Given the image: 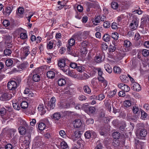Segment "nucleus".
<instances>
[{
    "instance_id": "nucleus-30",
    "label": "nucleus",
    "mask_w": 149,
    "mask_h": 149,
    "mask_svg": "<svg viewBox=\"0 0 149 149\" xmlns=\"http://www.w3.org/2000/svg\"><path fill=\"white\" fill-rule=\"evenodd\" d=\"M61 115L59 113H56L53 114V118L56 120H58L61 118Z\"/></svg>"
},
{
    "instance_id": "nucleus-16",
    "label": "nucleus",
    "mask_w": 149,
    "mask_h": 149,
    "mask_svg": "<svg viewBox=\"0 0 149 149\" xmlns=\"http://www.w3.org/2000/svg\"><path fill=\"white\" fill-rule=\"evenodd\" d=\"M89 77V76L84 73L79 76V79L81 80H86Z\"/></svg>"
},
{
    "instance_id": "nucleus-46",
    "label": "nucleus",
    "mask_w": 149,
    "mask_h": 149,
    "mask_svg": "<svg viewBox=\"0 0 149 149\" xmlns=\"http://www.w3.org/2000/svg\"><path fill=\"white\" fill-rule=\"evenodd\" d=\"M6 113V110L4 108H2L0 109V114L3 116L5 115Z\"/></svg>"
},
{
    "instance_id": "nucleus-45",
    "label": "nucleus",
    "mask_w": 149,
    "mask_h": 149,
    "mask_svg": "<svg viewBox=\"0 0 149 149\" xmlns=\"http://www.w3.org/2000/svg\"><path fill=\"white\" fill-rule=\"evenodd\" d=\"M103 26L105 28H107L110 26V24L109 21H106L104 22Z\"/></svg>"
},
{
    "instance_id": "nucleus-17",
    "label": "nucleus",
    "mask_w": 149,
    "mask_h": 149,
    "mask_svg": "<svg viewBox=\"0 0 149 149\" xmlns=\"http://www.w3.org/2000/svg\"><path fill=\"white\" fill-rule=\"evenodd\" d=\"M24 12V9L23 8L19 7L18 8L17 14L21 17H23V14Z\"/></svg>"
},
{
    "instance_id": "nucleus-15",
    "label": "nucleus",
    "mask_w": 149,
    "mask_h": 149,
    "mask_svg": "<svg viewBox=\"0 0 149 149\" xmlns=\"http://www.w3.org/2000/svg\"><path fill=\"white\" fill-rule=\"evenodd\" d=\"M40 75L38 74H33L32 77L33 81L36 82L39 81L40 80Z\"/></svg>"
},
{
    "instance_id": "nucleus-28",
    "label": "nucleus",
    "mask_w": 149,
    "mask_h": 149,
    "mask_svg": "<svg viewBox=\"0 0 149 149\" xmlns=\"http://www.w3.org/2000/svg\"><path fill=\"white\" fill-rule=\"evenodd\" d=\"M104 68L105 70L109 73H110L112 71V68L110 65L108 64H106L104 65Z\"/></svg>"
},
{
    "instance_id": "nucleus-38",
    "label": "nucleus",
    "mask_w": 149,
    "mask_h": 149,
    "mask_svg": "<svg viewBox=\"0 0 149 149\" xmlns=\"http://www.w3.org/2000/svg\"><path fill=\"white\" fill-rule=\"evenodd\" d=\"M80 52L81 55L86 54L87 53V50L86 48H81Z\"/></svg>"
},
{
    "instance_id": "nucleus-5",
    "label": "nucleus",
    "mask_w": 149,
    "mask_h": 149,
    "mask_svg": "<svg viewBox=\"0 0 149 149\" xmlns=\"http://www.w3.org/2000/svg\"><path fill=\"white\" fill-rule=\"evenodd\" d=\"M56 99L54 97H52L50 100V102H46V104L50 108V109H53L55 107Z\"/></svg>"
},
{
    "instance_id": "nucleus-41",
    "label": "nucleus",
    "mask_w": 149,
    "mask_h": 149,
    "mask_svg": "<svg viewBox=\"0 0 149 149\" xmlns=\"http://www.w3.org/2000/svg\"><path fill=\"white\" fill-rule=\"evenodd\" d=\"M126 127V124L125 122H122L121 123V125H120L119 129L122 131H123L125 129Z\"/></svg>"
},
{
    "instance_id": "nucleus-32",
    "label": "nucleus",
    "mask_w": 149,
    "mask_h": 149,
    "mask_svg": "<svg viewBox=\"0 0 149 149\" xmlns=\"http://www.w3.org/2000/svg\"><path fill=\"white\" fill-rule=\"evenodd\" d=\"M19 131L21 135H23L25 134L26 132V129L22 127H20L19 128Z\"/></svg>"
},
{
    "instance_id": "nucleus-27",
    "label": "nucleus",
    "mask_w": 149,
    "mask_h": 149,
    "mask_svg": "<svg viewBox=\"0 0 149 149\" xmlns=\"http://www.w3.org/2000/svg\"><path fill=\"white\" fill-rule=\"evenodd\" d=\"M92 22L95 25H97V24H95V23H100V19L99 16H97L96 17L94 18Z\"/></svg>"
},
{
    "instance_id": "nucleus-33",
    "label": "nucleus",
    "mask_w": 149,
    "mask_h": 149,
    "mask_svg": "<svg viewBox=\"0 0 149 149\" xmlns=\"http://www.w3.org/2000/svg\"><path fill=\"white\" fill-rule=\"evenodd\" d=\"M21 106L22 109H25L28 107V104L27 102L26 101H23L21 103Z\"/></svg>"
},
{
    "instance_id": "nucleus-13",
    "label": "nucleus",
    "mask_w": 149,
    "mask_h": 149,
    "mask_svg": "<svg viewBox=\"0 0 149 149\" xmlns=\"http://www.w3.org/2000/svg\"><path fill=\"white\" fill-rule=\"evenodd\" d=\"M75 43V40L73 38H71L68 41V43L69 46L67 47V49L68 51L70 50L71 47Z\"/></svg>"
},
{
    "instance_id": "nucleus-62",
    "label": "nucleus",
    "mask_w": 149,
    "mask_h": 149,
    "mask_svg": "<svg viewBox=\"0 0 149 149\" xmlns=\"http://www.w3.org/2000/svg\"><path fill=\"white\" fill-rule=\"evenodd\" d=\"M100 19V21L104 22L106 20V17L104 15L99 16Z\"/></svg>"
},
{
    "instance_id": "nucleus-10",
    "label": "nucleus",
    "mask_w": 149,
    "mask_h": 149,
    "mask_svg": "<svg viewBox=\"0 0 149 149\" xmlns=\"http://www.w3.org/2000/svg\"><path fill=\"white\" fill-rule=\"evenodd\" d=\"M11 98L10 95L7 93H5L0 97V100L3 101H6L10 100Z\"/></svg>"
},
{
    "instance_id": "nucleus-18",
    "label": "nucleus",
    "mask_w": 149,
    "mask_h": 149,
    "mask_svg": "<svg viewBox=\"0 0 149 149\" xmlns=\"http://www.w3.org/2000/svg\"><path fill=\"white\" fill-rule=\"evenodd\" d=\"M58 83L60 86H63L66 83V80L63 79H60L58 80Z\"/></svg>"
},
{
    "instance_id": "nucleus-24",
    "label": "nucleus",
    "mask_w": 149,
    "mask_h": 149,
    "mask_svg": "<svg viewBox=\"0 0 149 149\" xmlns=\"http://www.w3.org/2000/svg\"><path fill=\"white\" fill-rule=\"evenodd\" d=\"M83 90L84 92L88 94H90L91 92V90L88 86L86 85L83 87Z\"/></svg>"
},
{
    "instance_id": "nucleus-48",
    "label": "nucleus",
    "mask_w": 149,
    "mask_h": 149,
    "mask_svg": "<svg viewBox=\"0 0 149 149\" xmlns=\"http://www.w3.org/2000/svg\"><path fill=\"white\" fill-rule=\"evenodd\" d=\"M20 38L22 39H25L27 37V35L26 33H22L20 34Z\"/></svg>"
},
{
    "instance_id": "nucleus-26",
    "label": "nucleus",
    "mask_w": 149,
    "mask_h": 149,
    "mask_svg": "<svg viewBox=\"0 0 149 149\" xmlns=\"http://www.w3.org/2000/svg\"><path fill=\"white\" fill-rule=\"evenodd\" d=\"M132 45L131 42L128 40H125L124 41V46L126 47H130Z\"/></svg>"
},
{
    "instance_id": "nucleus-3",
    "label": "nucleus",
    "mask_w": 149,
    "mask_h": 149,
    "mask_svg": "<svg viewBox=\"0 0 149 149\" xmlns=\"http://www.w3.org/2000/svg\"><path fill=\"white\" fill-rule=\"evenodd\" d=\"M8 87L9 89L11 90L14 94L16 91L17 87V84L14 81H11L8 83Z\"/></svg>"
},
{
    "instance_id": "nucleus-51",
    "label": "nucleus",
    "mask_w": 149,
    "mask_h": 149,
    "mask_svg": "<svg viewBox=\"0 0 149 149\" xmlns=\"http://www.w3.org/2000/svg\"><path fill=\"white\" fill-rule=\"evenodd\" d=\"M77 70L79 72H82L84 71V68L81 66H79L76 68Z\"/></svg>"
},
{
    "instance_id": "nucleus-11",
    "label": "nucleus",
    "mask_w": 149,
    "mask_h": 149,
    "mask_svg": "<svg viewBox=\"0 0 149 149\" xmlns=\"http://www.w3.org/2000/svg\"><path fill=\"white\" fill-rule=\"evenodd\" d=\"M73 124L74 127L76 128L80 127L82 125L81 120L79 119H75L73 122Z\"/></svg>"
},
{
    "instance_id": "nucleus-31",
    "label": "nucleus",
    "mask_w": 149,
    "mask_h": 149,
    "mask_svg": "<svg viewBox=\"0 0 149 149\" xmlns=\"http://www.w3.org/2000/svg\"><path fill=\"white\" fill-rule=\"evenodd\" d=\"M120 136V134L118 132H113L112 134V136L115 139H118Z\"/></svg>"
},
{
    "instance_id": "nucleus-22",
    "label": "nucleus",
    "mask_w": 149,
    "mask_h": 149,
    "mask_svg": "<svg viewBox=\"0 0 149 149\" xmlns=\"http://www.w3.org/2000/svg\"><path fill=\"white\" fill-rule=\"evenodd\" d=\"M45 124L43 123H40L38 124V128L39 130H43L45 128Z\"/></svg>"
},
{
    "instance_id": "nucleus-6",
    "label": "nucleus",
    "mask_w": 149,
    "mask_h": 149,
    "mask_svg": "<svg viewBox=\"0 0 149 149\" xmlns=\"http://www.w3.org/2000/svg\"><path fill=\"white\" fill-rule=\"evenodd\" d=\"M118 86L123 91L126 92L129 91L130 89V88L127 85L123 83L118 84Z\"/></svg>"
},
{
    "instance_id": "nucleus-9",
    "label": "nucleus",
    "mask_w": 149,
    "mask_h": 149,
    "mask_svg": "<svg viewBox=\"0 0 149 149\" xmlns=\"http://www.w3.org/2000/svg\"><path fill=\"white\" fill-rule=\"evenodd\" d=\"M82 134V132L80 131H76L74 134L72 136V139L73 140H76L80 137Z\"/></svg>"
},
{
    "instance_id": "nucleus-64",
    "label": "nucleus",
    "mask_w": 149,
    "mask_h": 149,
    "mask_svg": "<svg viewBox=\"0 0 149 149\" xmlns=\"http://www.w3.org/2000/svg\"><path fill=\"white\" fill-rule=\"evenodd\" d=\"M6 149H12L13 148L12 145L10 143H8L5 146Z\"/></svg>"
},
{
    "instance_id": "nucleus-34",
    "label": "nucleus",
    "mask_w": 149,
    "mask_h": 149,
    "mask_svg": "<svg viewBox=\"0 0 149 149\" xmlns=\"http://www.w3.org/2000/svg\"><path fill=\"white\" fill-rule=\"evenodd\" d=\"M113 71L115 73L117 74H120L121 72L120 68L117 66H115L113 68Z\"/></svg>"
},
{
    "instance_id": "nucleus-29",
    "label": "nucleus",
    "mask_w": 149,
    "mask_h": 149,
    "mask_svg": "<svg viewBox=\"0 0 149 149\" xmlns=\"http://www.w3.org/2000/svg\"><path fill=\"white\" fill-rule=\"evenodd\" d=\"M92 133H93L92 131H88L86 132L84 134L85 138L87 139H90L91 137Z\"/></svg>"
},
{
    "instance_id": "nucleus-4",
    "label": "nucleus",
    "mask_w": 149,
    "mask_h": 149,
    "mask_svg": "<svg viewBox=\"0 0 149 149\" xmlns=\"http://www.w3.org/2000/svg\"><path fill=\"white\" fill-rule=\"evenodd\" d=\"M139 19L136 17H134L130 24V27L132 30H136L138 26Z\"/></svg>"
},
{
    "instance_id": "nucleus-19",
    "label": "nucleus",
    "mask_w": 149,
    "mask_h": 149,
    "mask_svg": "<svg viewBox=\"0 0 149 149\" xmlns=\"http://www.w3.org/2000/svg\"><path fill=\"white\" fill-rule=\"evenodd\" d=\"M47 75L48 78L53 79L55 77V73L52 71H49L47 72Z\"/></svg>"
},
{
    "instance_id": "nucleus-60",
    "label": "nucleus",
    "mask_w": 149,
    "mask_h": 149,
    "mask_svg": "<svg viewBox=\"0 0 149 149\" xmlns=\"http://www.w3.org/2000/svg\"><path fill=\"white\" fill-rule=\"evenodd\" d=\"M120 78L121 80L122 81L124 82L125 81V80L126 78H127V77L125 75H121L120 77Z\"/></svg>"
},
{
    "instance_id": "nucleus-47",
    "label": "nucleus",
    "mask_w": 149,
    "mask_h": 149,
    "mask_svg": "<svg viewBox=\"0 0 149 149\" xmlns=\"http://www.w3.org/2000/svg\"><path fill=\"white\" fill-rule=\"evenodd\" d=\"M102 58L100 56H97L95 57L94 60L97 63H100L101 61Z\"/></svg>"
},
{
    "instance_id": "nucleus-55",
    "label": "nucleus",
    "mask_w": 149,
    "mask_h": 149,
    "mask_svg": "<svg viewBox=\"0 0 149 149\" xmlns=\"http://www.w3.org/2000/svg\"><path fill=\"white\" fill-rule=\"evenodd\" d=\"M10 22L7 20H5L3 22V25L5 26H8L10 24Z\"/></svg>"
},
{
    "instance_id": "nucleus-56",
    "label": "nucleus",
    "mask_w": 149,
    "mask_h": 149,
    "mask_svg": "<svg viewBox=\"0 0 149 149\" xmlns=\"http://www.w3.org/2000/svg\"><path fill=\"white\" fill-rule=\"evenodd\" d=\"M87 43L85 41H83L81 42L80 44L81 48H86Z\"/></svg>"
},
{
    "instance_id": "nucleus-63",
    "label": "nucleus",
    "mask_w": 149,
    "mask_h": 149,
    "mask_svg": "<svg viewBox=\"0 0 149 149\" xmlns=\"http://www.w3.org/2000/svg\"><path fill=\"white\" fill-rule=\"evenodd\" d=\"M97 70L98 71V74L99 76H102V71L100 68H97Z\"/></svg>"
},
{
    "instance_id": "nucleus-43",
    "label": "nucleus",
    "mask_w": 149,
    "mask_h": 149,
    "mask_svg": "<svg viewBox=\"0 0 149 149\" xmlns=\"http://www.w3.org/2000/svg\"><path fill=\"white\" fill-rule=\"evenodd\" d=\"M13 108L16 110H19L20 109V107L19 106V105L18 103H13Z\"/></svg>"
},
{
    "instance_id": "nucleus-40",
    "label": "nucleus",
    "mask_w": 149,
    "mask_h": 149,
    "mask_svg": "<svg viewBox=\"0 0 149 149\" xmlns=\"http://www.w3.org/2000/svg\"><path fill=\"white\" fill-rule=\"evenodd\" d=\"M116 49V47H115V45H110L109 47V52H113Z\"/></svg>"
},
{
    "instance_id": "nucleus-37",
    "label": "nucleus",
    "mask_w": 149,
    "mask_h": 149,
    "mask_svg": "<svg viewBox=\"0 0 149 149\" xmlns=\"http://www.w3.org/2000/svg\"><path fill=\"white\" fill-rule=\"evenodd\" d=\"M11 50L9 49H6L4 51V54L6 56H9L11 54Z\"/></svg>"
},
{
    "instance_id": "nucleus-53",
    "label": "nucleus",
    "mask_w": 149,
    "mask_h": 149,
    "mask_svg": "<svg viewBox=\"0 0 149 149\" xmlns=\"http://www.w3.org/2000/svg\"><path fill=\"white\" fill-rule=\"evenodd\" d=\"M78 99L80 101L85 100L86 99V97L84 95H80L79 96Z\"/></svg>"
},
{
    "instance_id": "nucleus-7",
    "label": "nucleus",
    "mask_w": 149,
    "mask_h": 149,
    "mask_svg": "<svg viewBox=\"0 0 149 149\" xmlns=\"http://www.w3.org/2000/svg\"><path fill=\"white\" fill-rule=\"evenodd\" d=\"M29 47L28 46L24 47L22 48L23 52V56L22 57L24 58L30 54V52L29 49Z\"/></svg>"
},
{
    "instance_id": "nucleus-2",
    "label": "nucleus",
    "mask_w": 149,
    "mask_h": 149,
    "mask_svg": "<svg viewBox=\"0 0 149 149\" xmlns=\"http://www.w3.org/2000/svg\"><path fill=\"white\" fill-rule=\"evenodd\" d=\"M147 134V130L144 129H138L136 132V135L138 138L141 139H143L146 136Z\"/></svg>"
},
{
    "instance_id": "nucleus-42",
    "label": "nucleus",
    "mask_w": 149,
    "mask_h": 149,
    "mask_svg": "<svg viewBox=\"0 0 149 149\" xmlns=\"http://www.w3.org/2000/svg\"><path fill=\"white\" fill-rule=\"evenodd\" d=\"M111 8L114 9H116L118 7V4L117 3L114 2L111 3Z\"/></svg>"
},
{
    "instance_id": "nucleus-39",
    "label": "nucleus",
    "mask_w": 149,
    "mask_h": 149,
    "mask_svg": "<svg viewBox=\"0 0 149 149\" xmlns=\"http://www.w3.org/2000/svg\"><path fill=\"white\" fill-rule=\"evenodd\" d=\"M142 54L144 56L147 57L149 55V50L143 49L142 51Z\"/></svg>"
},
{
    "instance_id": "nucleus-36",
    "label": "nucleus",
    "mask_w": 149,
    "mask_h": 149,
    "mask_svg": "<svg viewBox=\"0 0 149 149\" xmlns=\"http://www.w3.org/2000/svg\"><path fill=\"white\" fill-rule=\"evenodd\" d=\"M60 146L61 148L63 149H66L68 147L67 144L65 141L61 142L60 143Z\"/></svg>"
},
{
    "instance_id": "nucleus-8",
    "label": "nucleus",
    "mask_w": 149,
    "mask_h": 149,
    "mask_svg": "<svg viewBox=\"0 0 149 149\" xmlns=\"http://www.w3.org/2000/svg\"><path fill=\"white\" fill-rule=\"evenodd\" d=\"M131 85L132 86V88L135 91H139L141 90V86L138 83L136 82H133Z\"/></svg>"
},
{
    "instance_id": "nucleus-14",
    "label": "nucleus",
    "mask_w": 149,
    "mask_h": 149,
    "mask_svg": "<svg viewBox=\"0 0 149 149\" xmlns=\"http://www.w3.org/2000/svg\"><path fill=\"white\" fill-rule=\"evenodd\" d=\"M13 7L12 6L8 7L6 8L5 11L3 12V13L5 15H8L11 13Z\"/></svg>"
},
{
    "instance_id": "nucleus-44",
    "label": "nucleus",
    "mask_w": 149,
    "mask_h": 149,
    "mask_svg": "<svg viewBox=\"0 0 149 149\" xmlns=\"http://www.w3.org/2000/svg\"><path fill=\"white\" fill-rule=\"evenodd\" d=\"M139 109L137 107L134 106L132 108V111L134 113H136L139 111Z\"/></svg>"
},
{
    "instance_id": "nucleus-54",
    "label": "nucleus",
    "mask_w": 149,
    "mask_h": 149,
    "mask_svg": "<svg viewBox=\"0 0 149 149\" xmlns=\"http://www.w3.org/2000/svg\"><path fill=\"white\" fill-rule=\"evenodd\" d=\"M54 44V42L53 40H51L49 42L47 45V47L49 49H51L53 48V45Z\"/></svg>"
},
{
    "instance_id": "nucleus-61",
    "label": "nucleus",
    "mask_w": 149,
    "mask_h": 149,
    "mask_svg": "<svg viewBox=\"0 0 149 149\" xmlns=\"http://www.w3.org/2000/svg\"><path fill=\"white\" fill-rule=\"evenodd\" d=\"M81 14H80V13L77 12L76 15L75 16V17L76 18L79 19L81 18Z\"/></svg>"
},
{
    "instance_id": "nucleus-21",
    "label": "nucleus",
    "mask_w": 149,
    "mask_h": 149,
    "mask_svg": "<svg viewBox=\"0 0 149 149\" xmlns=\"http://www.w3.org/2000/svg\"><path fill=\"white\" fill-rule=\"evenodd\" d=\"M68 70V72H65L66 74H67L69 76H70L73 78H75L77 77V75L73 72L71 70H69V69Z\"/></svg>"
},
{
    "instance_id": "nucleus-20",
    "label": "nucleus",
    "mask_w": 149,
    "mask_h": 149,
    "mask_svg": "<svg viewBox=\"0 0 149 149\" xmlns=\"http://www.w3.org/2000/svg\"><path fill=\"white\" fill-rule=\"evenodd\" d=\"M102 38L103 40L105 41L109 42L110 40L111 36L108 34L105 33L103 36Z\"/></svg>"
},
{
    "instance_id": "nucleus-49",
    "label": "nucleus",
    "mask_w": 149,
    "mask_h": 149,
    "mask_svg": "<svg viewBox=\"0 0 149 149\" xmlns=\"http://www.w3.org/2000/svg\"><path fill=\"white\" fill-rule=\"evenodd\" d=\"M141 118L142 119L145 120L147 114L144 111H141Z\"/></svg>"
},
{
    "instance_id": "nucleus-59",
    "label": "nucleus",
    "mask_w": 149,
    "mask_h": 149,
    "mask_svg": "<svg viewBox=\"0 0 149 149\" xmlns=\"http://www.w3.org/2000/svg\"><path fill=\"white\" fill-rule=\"evenodd\" d=\"M111 27L112 29H116L117 28V24L116 22H113L111 25Z\"/></svg>"
},
{
    "instance_id": "nucleus-50",
    "label": "nucleus",
    "mask_w": 149,
    "mask_h": 149,
    "mask_svg": "<svg viewBox=\"0 0 149 149\" xmlns=\"http://www.w3.org/2000/svg\"><path fill=\"white\" fill-rule=\"evenodd\" d=\"M131 104L130 101V100H127L125 101L124 106L126 108H127L131 106Z\"/></svg>"
},
{
    "instance_id": "nucleus-58",
    "label": "nucleus",
    "mask_w": 149,
    "mask_h": 149,
    "mask_svg": "<svg viewBox=\"0 0 149 149\" xmlns=\"http://www.w3.org/2000/svg\"><path fill=\"white\" fill-rule=\"evenodd\" d=\"M77 9L79 12L81 13L83 11V7L81 5H79L77 6Z\"/></svg>"
},
{
    "instance_id": "nucleus-25",
    "label": "nucleus",
    "mask_w": 149,
    "mask_h": 149,
    "mask_svg": "<svg viewBox=\"0 0 149 149\" xmlns=\"http://www.w3.org/2000/svg\"><path fill=\"white\" fill-rule=\"evenodd\" d=\"M29 65L28 63H23L21 64L19 66V69H21L22 70H24L28 67Z\"/></svg>"
},
{
    "instance_id": "nucleus-52",
    "label": "nucleus",
    "mask_w": 149,
    "mask_h": 149,
    "mask_svg": "<svg viewBox=\"0 0 149 149\" xmlns=\"http://www.w3.org/2000/svg\"><path fill=\"white\" fill-rule=\"evenodd\" d=\"M87 109H88L89 113H93L95 112V108L93 107H88Z\"/></svg>"
},
{
    "instance_id": "nucleus-1",
    "label": "nucleus",
    "mask_w": 149,
    "mask_h": 149,
    "mask_svg": "<svg viewBox=\"0 0 149 149\" xmlns=\"http://www.w3.org/2000/svg\"><path fill=\"white\" fill-rule=\"evenodd\" d=\"M58 65L60 69L64 73L69 69V67L66 65L65 60L63 59H61L58 61Z\"/></svg>"
},
{
    "instance_id": "nucleus-23",
    "label": "nucleus",
    "mask_w": 149,
    "mask_h": 149,
    "mask_svg": "<svg viewBox=\"0 0 149 149\" xmlns=\"http://www.w3.org/2000/svg\"><path fill=\"white\" fill-rule=\"evenodd\" d=\"M13 61L10 59L6 60L5 61L6 66L8 67L11 66L13 64Z\"/></svg>"
},
{
    "instance_id": "nucleus-57",
    "label": "nucleus",
    "mask_w": 149,
    "mask_h": 149,
    "mask_svg": "<svg viewBox=\"0 0 149 149\" xmlns=\"http://www.w3.org/2000/svg\"><path fill=\"white\" fill-rule=\"evenodd\" d=\"M70 66L73 68H75L77 67V64L74 62L71 63L70 65Z\"/></svg>"
},
{
    "instance_id": "nucleus-12",
    "label": "nucleus",
    "mask_w": 149,
    "mask_h": 149,
    "mask_svg": "<svg viewBox=\"0 0 149 149\" xmlns=\"http://www.w3.org/2000/svg\"><path fill=\"white\" fill-rule=\"evenodd\" d=\"M38 109L40 112V115H44L46 112L45 109L44 108L43 104H40L38 107Z\"/></svg>"
},
{
    "instance_id": "nucleus-35",
    "label": "nucleus",
    "mask_w": 149,
    "mask_h": 149,
    "mask_svg": "<svg viewBox=\"0 0 149 149\" xmlns=\"http://www.w3.org/2000/svg\"><path fill=\"white\" fill-rule=\"evenodd\" d=\"M111 37L114 40H117L118 38V34L117 33L114 32L111 33Z\"/></svg>"
}]
</instances>
